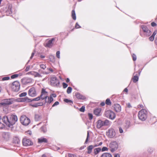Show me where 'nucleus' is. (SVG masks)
<instances>
[{"label":"nucleus","instance_id":"1","mask_svg":"<svg viewBox=\"0 0 157 157\" xmlns=\"http://www.w3.org/2000/svg\"><path fill=\"white\" fill-rule=\"evenodd\" d=\"M2 120L7 126L12 128L17 121V118L16 115H14L4 116L2 117Z\"/></svg>","mask_w":157,"mask_h":157},{"label":"nucleus","instance_id":"2","mask_svg":"<svg viewBox=\"0 0 157 157\" xmlns=\"http://www.w3.org/2000/svg\"><path fill=\"white\" fill-rule=\"evenodd\" d=\"M111 122L107 119L104 120H99L97 122V128L100 129L102 127L110 125Z\"/></svg>","mask_w":157,"mask_h":157},{"label":"nucleus","instance_id":"3","mask_svg":"<svg viewBox=\"0 0 157 157\" xmlns=\"http://www.w3.org/2000/svg\"><path fill=\"white\" fill-rule=\"evenodd\" d=\"M15 101L13 98L6 99L2 100L0 102V107L2 106H6L13 103Z\"/></svg>","mask_w":157,"mask_h":157},{"label":"nucleus","instance_id":"4","mask_svg":"<svg viewBox=\"0 0 157 157\" xmlns=\"http://www.w3.org/2000/svg\"><path fill=\"white\" fill-rule=\"evenodd\" d=\"M147 110L144 109H141L139 112L138 114L139 119L142 121H145L147 119Z\"/></svg>","mask_w":157,"mask_h":157},{"label":"nucleus","instance_id":"5","mask_svg":"<svg viewBox=\"0 0 157 157\" xmlns=\"http://www.w3.org/2000/svg\"><path fill=\"white\" fill-rule=\"evenodd\" d=\"M105 116L110 119L113 120L116 117V114L115 113L110 110L106 111L105 113Z\"/></svg>","mask_w":157,"mask_h":157},{"label":"nucleus","instance_id":"6","mask_svg":"<svg viewBox=\"0 0 157 157\" xmlns=\"http://www.w3.org/2000/svg\"><path fill=\"white\" fill-rule=\"evenodd\" d=\"M20 121L22 124L25 126L28 125L30 122V119L24 115L21 116Z\"/></svg>","mask_w":157,"mask_h":157},{"label":"nucleus","instance_id":"7","mask_svg":"<svg viewBox=\"0 0 157 157\" xmlns=\"http://www.w3.org/2000/svg\"><path fill=\"white\" fill-rule=\"evenodd\" d=\"M12 90L15 92L19 91L20 88V84L18 81H15L13 82L11 86Z\"/></svg>","mask_w":157,"mask_h":157},{"label":"nucleus","instance_id":"8","mask_svg":"<svg viewBox=\"0 0 157 157\" xmlns=\"http://www.w3.org/2000/svg\"><path fill=\"white\" fill-rule=\"evenodd\" d=\"M109 146L111 148V151L113 152L117 149L118 145L116 141H113L109 144Z\"/></svg>","mask_w":157,"mask_h":157},{"label":"nucleus","instance_id":"9","mask_svg":"<svg viewBox=\"0 0 157 157\" xmlns=\"http://www.w3.org/2000/svg\"><path fill=\"white\" fill-rule=\"evenodd\" d=\"M50 82L51 85L54 86H58L60 84L59 80L55 77L51 78Z\"/></svg>","mask_w":157,"mask_h":157},{"label":"nucleus","instance_id":"10","mask_svg":"<svg viewBox=\"0 0 157 157\" xmlns=\"http://www.w3.org/2000/svg\"><path fill=\"white\" fill-rule=\"evenodd\" d=\"M141 28L144 33V35L146 36H148L151 35V31L149 30L146 26L142 25Z\"/></svg>","mask_w":157,"mask_h":157},{"label":"nucleus","instance_id":"11","mask_svg":"<svg viewBox=\"0 0 157 157\" xmlns=\"http://www.w3.org/2000/svg\"><path fill=\"white\" fill-rule=\"evenodd\" d=\"M106 135L109 138H112L115 136L116 132L114 129L110 128L106 132Z\"/></svg>","mask_w":157,"mask_h":157},{"label":"nucleus","instance_id":"12","mask_svg":"<svg viewBox=\"0 0 157 157\" xmlns=\"http://www.w3.org/2000/svg\"><path fill=\"white\" fill-rule=\"evenodd\" d=\"M22 144L25 146H30L33 145V143L31 140L26 138H24L22 140Z\"/></svg>","mask_w":157,"mask_h":157},{"label":"nucleus","instance_id":"13","mask_svg":"<svg viewBox=\"0 0 157 157\" xmlns=\"http://www.w3.org/2000/svg\"><path fill=\"white\" fill-rule=\"evenodd\" d=\"M48 92L46 91L45 89L44 88H42L41 91V93L40 95L39 96L40 99L42 100L44 99L45 98H46L48 97L47 94Z\"/></svg>","mask_w":157,"mask_h":157},{"label":"nucleus","instance_id":"14","mask_svg":"<svg viewBox=\"0 0 157 157\" xmlns=\"http://www.w3.org/2000/svg\"><path fill=\"white\" fill-rule=\"evenodd\" d=\"M21 81L23 84L26 85L32 83L33 82V79L31 78H25L22 79Z\"/></svg>","mask_w":157,"mask_h":157},{"label":"nucleus","instance_id":"15","mask_svg":"<svg viewBox=\"0 0 157 157\" xmlns=\"http://www.w3.org/2000/svg\"><path fill=\"white\" fill-rule=\"evenodd\" d=\"M28 94L31 97H33L35 96L36 95V94L35 88L34 87L30 88L29 90Z\"/></svg>","mask_w":157,"mask_h":157},{"label":"nucleus","instance_id":"16","mask_svg":"<svg viewBox=\"0 0 157 157\" xmlns=\"http://www.w3.org/2000/svg\"><path fill=\"white\" fill-rule=\"evenodd\" d=\"M3 138L6 140H8L11 137V134L9 132H4L3 133Z\"/></svg>","mask_w":157,"mask_h":157},{"label":"nucleus","instance_id":"17","mask_svg":"<svg viewBox=\"0 0 157 157\" xmlns=\"http://www.w3.org/2000/svg\"><path fill=\"white\" fill-rule=\"evenodd\" d=\"M55 39L54 38H52L51 39L48 40L46 43L45 46V47L49 48H51L53 44L52 42Z\"/></svg>","mask_w":157,"mask_h":157},{"label":"nucleus","instance_id":"18","mask_svg":"<svg viewBox=\"0 0 157 157\" xmlns=\"http://www.w3.org/2000/svg\"><path fill=\"white\" fill-rule=\"evenodd\" d=\"M28 74H30L34 75L35 77H38L40 78L42 77V76L38 73L35 71H29L27 73Z\"/></svg>","mask_w":157,"mask_h":157},{"label":"nucleus","instance_id":"19","mask_svg":"<svg viewBox=\"0 0 157 157\" xmlns=\"http://www.w3.org/2000/svg\"><path fill=\"white\" fill-rule=\"evenodd\" d=\"M75 95L77 98L79 99L85 100L86 98L84 96L78 93H76Z\"/></svg>","mask_w":157,"mask_h":157},{"label":"nucleus","instance_id":"20","mask_svg":"<svg viewBox=\"0 0 157 157\" xmlns=\"http://www.w3.org/2000/svg\"><path fill=\"white\" fill-rule=\"evenodd\" d=\"M114 109L116 112H119L121 111V108L120 105L118 104H116L114 105Z\"/></svg>","mask_w":157,"mask_h":157},{"label":"nucleus","instance_id":"21","mask_svg":"<svg viewBox=\"0 0 157 157\" xmlns=\"http://www.w3.org/2000/svg\"><path fill=\"white\" fill-rule=\"evenodd\" d=\"M38 142L39 143H47L48 142V140L46 138L44 137H41L38 139Z\"/></svg>","mask_w":157,"mask_h":157},{"label":"nucleus","instance_id":"22","mask_svg":"<svg viewBox=\"0 0 157 157\" xmlns=\"http://www.w3.org/2000/svg\"><path fill=\"white\" fill-rule=\"evenodd\" d=\"M13 143L15 144L19 145L20 143V140L18 137L15 136L13 138Z\"/></svg>","mask_w":157,"mask_h":157},{"label":"nucleus","instance_id":"23","mask_svg":"<svg viewBox=\"0 0 157 157\" xmlns=\"http://www.w3.org/2000/svg\"><path fill=\"white\" fill-rule=\"evenodd\" d=\"M100 157H113L112 155L109 153L105 152L103 153Z\"/></svg>","mask_w":157,"mask_h":157},{"label":"nucleus","instance_id":"24","mask_svg":"<svg viewBox=\"0 0 157 157\" xmlns=\"http://www.w3.org/2000/svg\"><path fill=\"white\" fill-rule=\"evenodd\" d=\"M101 151V148H97L94 149V154L95 155L98 154Z\"/></svg>","mask_w":157,"mask_h":157},{"label":"nucleus","instance_id":"25","mask_svg":"<svg viewBox=\"0 0 157 157\" xmlns=\"http://www.w3.org/2000/svg\"><path fill=\"white\" fill-rule=\"evenodd\" d=\"M94 148V147L92 145H90L87 148L88 150L87 153L89 154H90L92 150Z\"/></svg>","mask_w":157,"mask_h":157},{"label":"nucleus","instance_id":"26","mask_svg":"<svg viewBox=\"0 0 157 157\" xmlns=\"http://www.w3.org/2000/svg\"><path fill=\"white\" fill-rule=\"evenodd\" d=\"M41 118V117L40 115L39 114H35V120L36 121H38Z\"/></svg>","mask_w":157,"mask_h":157},{"label":"nucleus","instance_id":"27","mask_svg":"<svg viewBox=\"0 0 157 157\" xmlns=\"http://www.w3.org/2000/svg\"><path fill=\"white\" fill-rule=\"evenodd\" d=\"M21 101L29 102H31L32 101L31 99L27 97H25L22 99Z\"/></svg>","mask_w":157,"mask_h":157},{"label":"nucleus","instance_id":"28","mask_svg":"<svg viewBox=\"0 0 157 157\" xmlns=\"http://www.w3.org/2000/svg\"><path fill=\"white\" fill-rule=\"evenodd\" d=\"M45 104L47 103L48 104H50L53 101H50V97H48L46 98H45Z\"/></svg>","mask_w":157,"mask_h":157},{"label":"nucleus","instance_id":"29","mask_svg":"<svg viewBox=\"0 0 157 157\" xmlns=\"http://www.w3.org/2000/svg\"><path fill=\"white\" fill-rule=\"evenodd\" d=\"M130 125V122L129 121H126L125 123L124 124V127L126 128V129L128 128Z\"/></svg>","mask_w":157,"mask_h":157},{"label":"nucleus","instance_id":"30","mask_svg":"<svg viewBox=\"0 0 157 157\" xmlns=\"http://www.w3.org/2000/svg\"><path fill=\"white\" fill-rule=\"evenodd\" d=\"M100 112L101 110L98 109H96L94 111V114L97 116H99Z\"/></svg>","mask_w":157,"mask_h":157},{"label":"nucleus","instance_id":"31","mask_svg":"<svg viewBox=\"0 0 157 157\" xmlns=\"http://www.w3.org/2000/svg\"><path fill=\"white\" fill-rule=\"evenodd\" d=\"M71 16L72 18L74 20L76 19V16L75 12L74 10H73L71 12Z\"/></svg>","mask_w":157,"mask_h":157},{"label":"nucleus","instance_id":"32","mask_svg":"<svg viewBox=\"0 0 157 157\" xmlns=\"http://www.w3.org/2000/svg\"><path fill=\"white\" fill-rule=\"evenodd\" d=\"M64 101L65 102L68 103L69 105H72L73 103L71 100H69L67 99H65Z\"/></svg>","mask_w":157,"mask_h":157},{"label":"nucleus","instance_id":"33","mask_svg":"<svg viewBox=\"0 0 157 157\" xmlns=\"http://www.w3.org/2000/svg\"><path fill=\"white\" fill-rule=\"evenodd\" d=\"M139 79V77L137 75H135L132 78V80L134 82H136Z\"/></svg>","mask_w":157,"mask_h":157},{"label":"nucleus","instance_id":"34","mask_svg":"<svg viewBox=\"0 0 157 157\" xmlns=\"http://www.w3.org/2000/svg\"><path fill=\"white\" fill-rule=\"evenodd\" d=\"M56 94H51L50 96V101H53V98H56Z\"/></svg>","mask_w":157,"mask_h":157},{"label":"nucleus","instance_id":"35","mask_svg":"<svg viewBox=\"0 0 157 157\" xmlns=\"http://www.w3.org/2000/svg\"><path fill=\"white\" fill-rule=\"evenodd\" d=\"M72 90V88L71 87H68L67 88V93L68 94H69L71 93V92Z\"/></svg>","mask_w":157,"mask_h":157},{"label":"nucleus","instance_id":"36","mask_svg":"<svg viewBox=\"0 0 157 157\" xmlns=\"http://www.w3.org/2000/svg\"><path fill=\"white\" fill-rule=\"evenodd\" d=\"M105 103L106 104L108 105H111V103L110 101V100L109 98L107 99L105 101Z\"/></svg>","mask_w":157,"mask_h":157},{"label":"nucleus","instance_id":"37","mask_svg":"<svg viewBox=\"0 0 157 157\" xmlns=\"http://www.w3.org/2000/svg\"><path fill=\"white\" fill-rule=\"evenodd\" d=\"M40 129L42 131L44 132H46L47 129L46 127L44 126H43L41 127Z\"/></svg>","mask_w":157,"mask_h":157},{"label":"nucleus","instance_id":"38","mask_svg":"<svg viewBox=\"0 0 157 157\" xmlns=\"http://www.w3.org/2000/svg\"><path fill=\"white\" fill-rule=\"evenodd\" d=\"M40 99H41L40 98V97L39 96L38 97L35 98H33L32 99H31V101H38L40 100Z\"/></svg>","mask_w":157,"mask_h":157},{"label":"nucleus","instance_id":"39","mask_svg":"<svg viewBox=\"0 0 157 157\" xmlns=\"http://www.w3.org/2000/svg\"><path fill=\"white\" fill-rule=\"evenodd\" d=\"M132 58L133 60L134 61H135L136 59V56L135 54H132Z\"/></svg>","mask_w":157,"mask_h":157},{"label":"nucleus","instance_id":"40","mask_svg":"<svg viewBox=\"0 0 157 157\" xmlns=\"http://www.w3.org/2000/svg\"><path fill=\"white\" fill-rule=\"evenodd\" d=\"M27 95L26 92H23L19 94V97H22L25 96Z\"/></svg>","mask_w":157,"mask_h":157},{"label":"nucleus","instance_id":"41","mask_svg":"<svg viewBox=\"0 0 157 157\" xmlns=\"http://www.w3.org/2000/svg\"><path fill=\"white\" fill-rule=\"evenodd\" d=\"M89 136V132H88L87 133V136L86 138L85 141V142L84 144H86L87 143L88 140Z\"/></svg>","mask_w":157,"mask_h":157},{"label":"nucleus","instance_id":"42","mask_svg":"<svg viewBox=\"0 0 157 157\" xmlns=\"http://www.w3.org/2000/svg\"><path fill=\"white\" fill-rule=\"evenodd\" d=\"M108 148L107 147H104L102 148V149H101V151H102L103 152L105 151H108Z\"/></svg>","mask_w":157,"mask_h":157},{"label":"nucleus","instance_id":"43","mask_svg":"<svg viewBox=\"0 0 157 157\" xmlns=\"http://www.w3.org/2000/svg\"><path fill=\"white\" fill-rule=\"evenodd\" d=\"M18 75H19L18 74H14L12 75L11 76V78L12 79H13L18 77Z\"/></svg>","mask_w":157,"mask_h":157},{"label":"nucleus","instance_id":"44","mask_svg":"<svg viewBox=\"0 0 157 157\" xmlns=\"http://www.w3.org/2000/svg\"><path fill=\"white\" fill-rule=\"evenodd\" d=\"M10 78L9 77L7 76L6 77H3L2 78V81H6V80H7L10 79Z\"/></svg>","mask_w":157,"mask_h":157},{"label":"nucleus","instance_id":"45","mask_svg":"<svg viewBox=\"0 0 157 157\" xmlns=\"http://www.w3.org/2000/svg\"><path fill=\"white\" fill-rule=\"evenodd\" d=\"M85 110V107L84 106H82L80 109L79 111L82 112H84Z\"/></svg>","mask_w":157,"mask_h":157},{"label":"nucleus","instance_id":"46","mask_svg":"<svg viewBox=\"0 0 157 157\" xmlns=\"http://www.w3.org/2000/svg\"><path fill=\"white\" fill-rule=\"evenodd\" d=\"M40 67L41 68L43 69L44 70L46 68L45 65L43 64L40 65Z\"/></svg>","mask_w":157,"mask_h":157},{"label":"nucleus","instance_id":"47","mask_svg":"<svg viewBox=\"0 0 157 157\" xmlns=\"http://www.w3.org/2000/svg\"><path fill=\"white\" fill-rule=\"evenodd\" d=\"M60 51H58L56 52V56L59 59L60 58Z\"/></svg>","mask_w":157,"mask_h":157},{"label":"nucleus","instance_id":"48","mask_svg":"<svg viewBox=\"0 0 157 157\" xmlns=\"http://www.w3.org/2000/svg\"><path fill=\"white\" fill-rule=\"evenodd\" d=\"M89 118L90 120H91L93 118V115L92 113H89L88 114Z\"/></svg>","mask_w":157,"mask_h":157},{"label":"nucleus","instance_id":"49","mask_svg":"<svg viewBox=\"0 0 157 157\" xmlns=\"http://www.w3.org/2000/svg\"><path fill=\"white\" fill-rule=\"evenodd\" d=\"M59 104V102L58 101H56L55 102V103L52 105V107H54V106H57Z\"/></svg>","mask_w":157,"mask_h":157},{"label":"nucleus","instance_id":"50","mask_svg":"<svg viewBox=\"0 0 157 157\" xmlns=\"http://www.w3.org/2000/svg\"><path fill=\"white\" fill-rule=\"evenodd\" d=\"M63 88H65L67 87L68 85L67 83H66L65 82H63Z\"/></svg>","mask_w":157,"mask_h":157},{"label":"nucleus","instance_id":"51","mask_svg":"<svg viewBox=\"0 0 157 157\" xmlns=\"http://www.w3.org/2000/svg\"><path fill=\"white\" fill-rule=\"evenodd\" d=\"M119 132L120 133H122L123 132V130L121 127H119Z\"/></svg>","mask_w":157,"mask_h":157},{"label":"nucleus","instance_id":"52","mask_svg":"<svg viewBox=\"0 0 157 157\" xmlns=\"http://www.w3.org/2000/svg\"><path fill=\"white\" fill-rule=\"evenodd\" d=\"M81 27L78 25L77 22L76 23L75 25V28L76 29H78Z\"/></svg>","mask_w":157,"mask_h":157},{"label":"nucleus","instance_id":"53","mask_svg":"<svg viewBox=\"0 0 157 157\" xmlns=\"http://www.w3.org/2000/svg\"><path fill=\"white\" fill-rule=\"evenodd\" d=\"M5 126L4 124L0 122V128L2 129Z\"/></svg>","mask_w":157,"mask_h":157},{"label":"nucleus","instance_id":"54","mask_svg":"<svg viewBox=\"0 0 157 157\" xmlns=\"http://www.w3.org/2000/svg\"><path fill=\"white\" fill-rule=\"evenodd\" d=\"M38 106H42L44 105V103L42 102H40L37 103Z\"/></svg>","mask_w":157,"mask_h":157},{"label":"nucleus","instance_id":"55","mask_svg":"<svg viewBox=\"0 0 157 157\" xmlns=\"http://www.w3.org/2000/svg\"><path fill=\"white\" fill-rule=\"evenodd\" d=\"M154 37L152 36L149 38V40H150L151 41H153L154 40Z\"/></svg>","mask_w":157,"mask_h":157},{"label":"nucleus","instance_id":"56","mask_svg":"<svg viewBox=\"0 0 157 157\" xmlns=\"http://www.w3.org/2000/svg\"><path fill=\"white\" fill-rule=\"evenodd\" d=\"M148 151L149 153H151V152L153 151L152 149L151 148H149L148 149Z\"/></svg>","mask_w":157,"mask_h":157},{"label":"nucleus","instance_id":"57","mask_svg":"<svg viewBox=\"0 0 157 157\" xmlns=\"http://www.w3.org/2000/svg\"><path fill=\"white\" fill-rule=\"evenodd\" d=\"M151 25L152 27H155L156 25V24L155 22H152L151 23Z\"/></svg>","mask_w":157,"mask_h":157},{"label":"nucleus","instance_id":"58","mask_svg":"<svg viewBox=\"0 0 157 157\" xmlns=\"http://www.w3.org/2000/svg\"><path fill=\"white\" fill-rule=\"evenodd\" d=\"M86 147V145L82 146L79 148V150H81L84 149Z\"/></svg>","mask_w":157,"mask_h":157},{"label":"nucleus","instance_id":"59","mask_svg":"<svg viewBox=\"0 0 157 157\" xmlns=\"http://www.w3.org/2000/svg\"><path fill=\"white\" fill-rule=\"evenodd\" d=\"M29 68H30V66H27L26 67V69H25V71H28L29 70Z\"/></svg>","mask_w":157,"mask_h":157},{"label":"nucleus","instance_id":"60","mask_svg":"<svg viewBox=\"0 0 157 157\" xmlns=\"http://www.w3.org/2000/svg\"><path fill=\"white\" fill-rule=\"evenodd\" d=\"M34 54H35V52L34 51V52H33L32 53L31 56L30 57V59H32V58H33V56H34Z\"/></svg>","mask_w":157,"mask_h":157},{"label":"nucleus","instance_id":"61","mask_svg":"<svg viewBox=\"0 0 157 157\" xmlns=\"http://www.w3.org/2000/svg\"><path fill=\"white\" fill-rule=\"evenodd\" d=\"M37 103L35 104L32 105V106L33 107H37L38 106V105H37Z\"/></svg>","mask_w":157,"mask_h":157},{"label":"nucleus","instance_id":"62","mask_svg":"<svg viewBox=\"0 0 157 157\" xmlns=\"http://www.w3.org/2000/svg\"><path fill=\"white\" fill-rule=\"evenodd\" d=\"M127 106L129 108L132 107V106L130 103H128L127 104Z\"/></svg>","mask_w":157,"mask_h":157},{"label":"nucleus","instance_id":"63","mask_svg":"<svg viewBox=\"0 0 157 157\" xmlns=\"http://www.w3.org/2000/svg\"><path fill=\"white\" fill-rule=\"evenodd\" d=\"M69 157H76V156L72 154H69Z\"/></svg>","mask_w":157,"mask_h":157},{"label":"nucleus","instance_id":"64","mask_svg":"<svg viewBox=\"0 0 157 157\" xmlns=\"http://www.w3.org/2000/svg\"><path fill=\"white\" fill-rule=\"evenodd\" d=\"M114 157H120V155L118 154H115L114 155Z\"/></svg>","mask_w":157,"mask_h":157}]
</instances>
